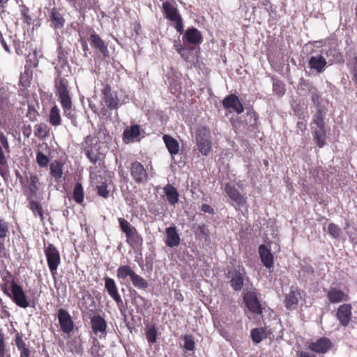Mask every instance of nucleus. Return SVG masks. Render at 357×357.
<instances>
[{
    "label": "nucleus",
    "mask_w": 357,
    "mask_h": 357,
    "mask_svg": "<svg viewBox=\"0 0 357 357\" xmlns=\"http://www.w3.org/2000/svg\"><path fill=\"white\" fill-rule=\"evenodd\" d=\"M58 61L62 67L68 65L67 57L64 52L61 50V47H59V50L58 52Z\"/></svg>",
    "instance_id": "53"
},
{
    "label": "nucleus",
    "mask_w": 357,
    "mask_h": 357,
    "mask_svg": "<svg viewBox=\"0 0 357 357\" xmlns=\"http://www.w3.org/2000/svg\"><path fill=\"white\" fill-rule=\"evenodd\" d=\"M174 47L176 52L179 53L181 56L185 61H188L191 59V50L192 48H190L188 45H185L181 43L180 40L174 41Z\"/></svg>",
    "instance_id": "31"
},
{
    "label": "nucleus",
    "mask_w": 357,
    "mask_h": 357,
    "mask_svg": "<svg viewBox=\"0 0 357 357\" xmlns=\"http://www.w3.org/2000/svg\"><path fill=\"white\" fill-rule=\"evenodd\" d=\"M104 280L106 291L110 297L115 301L117 306L121 308L123 305V301L119 293L118 287L114 280L109 277H105Z\"/></svg>",
    "instance_id": "12"
},
{
    "label": "nucleus",
    "mask_w": 357,
    "mask_h": 357,
    "mask_svg": "<svg viewBox=\"0 0 357 357\" xmlns=\"http://www.w3.org/2000/svg\"><path fill=\"white\" fill-rule=\"evenodd\" d=\"M225 190L231 200H232L236 205L243 206L245 204L246 198L241 195L234 186H232L230 184H226Z\"/></svg>",
    "instance_id": "20"
},
{
    "label": "nucleus",
    "mask_w": 357,
    "mask_h": 357,
    "mask_svg": "<svg viewBox=\"0 0 357 357\" xmlns=\"http://www.w3.org/2000/svg\"><path fill=\"white\" fill-rule=\"evenodd\" d=\"M49 132L48 127L45 123H38L34 126V135L38 138H45Z\"/></svg>",
    "instance_id": "42"
},
{
    "label": "nucleus",
    "mask_w": 357,
    "mask_h": 357,
    "mask_svg": "<svg viewBox=\"0 0 357 357\" xmlns=\"http://www.w3.org/2000/svg\"><path fill=\"white\" fill-rule=\"evenodd\" d=\"M44 252L45 254L47 265L53 278L57 273V268L61 263L60 255L58 250L51 243L45 248Z\"/></svg>",
    "instance_id": "6"
},
{
    "label": "nucleus",
    "mask_w": 357,
    "mask_h": 357,
    "mask_svg": "<svg viewBox=\"0 0 357 357\" xmlns=\"http://www.w3.org/2000/svg\"><path fill=\"white\" fill-rule=\"evenodd\" d=\"M184 340V343L183 347L189 351H193L195 348V342L194 341L193 337L191 335H185L183 337Z\"/></svg>",
    "instance_id": "45"
},
{
    "label": "nucleus",
    "mask_w": 357,
    "mask_h": 357,
    "mask_svg": "<svg viewBox=\"0 0 357 357\" xmlns=\"http://www.w3.org/2000/svg\"><path fill=\"white\" fill-rule=\"evenodd\" d=\"M0 357H10L8 350L6 349L4 334L0 330Z\"/></svg>",
    "instance_id": "48"
},
{
    "label": "nucleus",
    "mask_w": 357,
    "mask_h": 357,
    "mask_svg": "<svg viewBox=\"0 0 357 357\" xmlns=\"http://www.w3.org/2000/svg\"><path fill=\"white\" fill-rule=\"evenodd\" d=\"M243 301L250 312L255 314H262V307L255 291H250L245 294Z\"/></svg>",
    "instance_id": "10"
},
{
    "label": "nucleus",
    "mask_w": 357,
    "mask_h": 357,
    "mask_svg": "<svg viewBox=\"0 0 357 357\" xmlns=\"http://www.w3.org/2000/svg\"><path fill=\"white\" fill-rule=\"evenodd\" d=\"M82 146L89 161L93 165L96 164L100 159L98 140L95 137L88 135L82 142Z\"/></svg>",
    "instance_id": "4"
},
{
    "label": "nucleus",
    "mask_w": 357,
    "mask_h": 357,
    "mask_svg": "<svg viewBox=\"0 0 357 357\" xmlns=\"http://www.w3.org/2000/svg\"><path fill=\"white\" fill-rule=\"evenodd\" d=\"M98 188V194L104 197L107 198L109 195V190H107V185L104 183L101 184L100 185H98L97 187Z\"/></svg>",
    "instance_id": "54"
},
{
    "label": "nucleus",
    "mask_w": 357,
    "mask_h": 357,
    "mask_svg": "<svg viewBox=\"0 0 357 357\" xmlns=\"http://www.w3.org/2000/svg\"><path fill=\"white\" fill-rule=\"evenodd\" d=\"M123 140L126 143L138 142L140 140V127L132 125L123 131Z\"/></svg>",
    "instance_id": "19"
},
{
    "label": "nucleus",
    "mask_w": 357,
    "mask_h": 357,
    "mask_svg": "<svg viewBox=\"0 0 357 357\" xmlns=\"http://www.w3.org/2000/svg\"><path fill=\"white\" fill-rule=\"evenodd\" d=\"M352 307L349 303H344L340 305L336 311V317L341 326L346 327L349 325L351 319Z\"/></svg>",
    "instance_id": "13"
},
{
    "label": "nucleus",
    "mask_w": 357,
    "mask_h": 357,
    "mask_svg": "<svg viewBox=\"0 0 357 357\" xmlns=\"http://www.w3.org/2000/svg\"><path fill=\"white\" fill-rule=\"evenodd\" d=\"M247 117H250L249 124L254 126L257 124V116L254 112H249L246 113Z\"/></svg>",
    "instance_id": "57"
},
{
    "label": "nucleus",
    "mask_w": 357,
    "mask_h": 357,
    "mask_svg": "<svg viewBox=\"0 0 357 357\" xmlns=\"http://www.w3.org/2000/svg\"><path fill=\"white\" fill-rule=\"evenodd\" d=\"M183 40H186L190 44L197 45L202 42V35L195 28L188 29L183 36Z\"/></svg>",
    "instance_id": "26"
},
{
    "label": "nucleus",
    "mask_w": 357,
    "mask_h": 357,
    "mask_svg": "<svg viewBox=\"0 0 357 357\" xmlns=\"http://www.w3.org/2000/svg\"><path fill=\"white\" fill-rule=\"evenodd\" d=\"M202 211L207 213H213V208L208 204H203L202 206Z\"/></svg>",
    "instance_id": "60"
},
{
    "label": "nucleus",
    "mask_w": 357,
    "mask_h": 357,
    "mask_svg": "<svg viewBox=\"0 0 357 357\" xmlns=\"http://www.w3.org/2000/svg\"><path fill=\"white\" fill-rule=\"evenodd\" d=\"M299 357H313V356L307 352L301 351L299 354Z\"/></svg>",
    "instance_id": "64"
},
{
    "label": "nucleus",
    "mask_w": 357,
    "mask_h": 357,
    "mask_svg": "<svg viewBox=\"0 0 357 357\" xmlns=\"http://www.w3.org/2000/svg\"><path fill=\"white\" fill-rule=\"evenodd\" d=\"M15 342L17 348L20 351L29 347L23 340L22 336L19 333L15 335Z\"/></svg>",
    "instance_id": "52"
},
{
    "label": "nucleus",
    "mask_w": 357,
    "mask_h": 357,
    "mask_svg": "<svg viewBox=\"0 0 357 357\" xmlns=\"http://www.w3.org/2000/svg\"><path fill=\"white\" fill-rule=\"evenodd\" d=\"M91 328L93 333L100 337L107 335V323L100 315H94L91 318Z\"/></svg>",
    "instance_id": "14"
},
{
    "label": "nucleus",
    "mask_w": 357,
    "mask_h": 357,
    "mask_svg": "<svg viewBox=\"0 0 357 357\" xmlns=\"http://www.w3.org/2000/svg\"><path fill=\"white\" fill-rule=\"evenodd\" d=\"M9 235V222L0 218V241H4Z\"/></svg>",
    "instance_id": "43"
},
{
    "label": "nucleus",
    "mask_w": 357,
    "mask_h": 357,
    "mask_svg": "<svg viewBox=\"0 0 357 357\" xmlns=\"http://www.w3.org/2000/svg\"><path fill=\"white\" fill-rule=\"evenodd\" d=\"M30 68L31 66L37 67L38 65V53L34 50L33 54H29L26 59V64Z\"/></svg>",
    "instance_id": "50"
},
{
    "label": "nucleus",
    "mask_w": 357,
    "mask_h": 357,
    "mask_svg": "<svg viewBox=\"0 0 357 357\" xmlns=\"http://www.w3.org/2000/svg\"><path fill=\"white\" fill-rule=\"evenodd\" d=\"M307 126L304 121H298L297 123V128L301 131L306 130Z\"/></svg>",
    "instance_id": "63"
},
{
    "label": "nucleus",
    "mask_w": 357,
    "mask_h": 357,
    "mask_svg": "<svg viewBox=\"0 0 357 357\" xmlns=\"http://www.w3.org/2000/svg\"><path fill=\"white\" fill-rule=\"evenodd\" d=\"M130 174L134 181L137 183H145L148 181V174L143 165L135 161L130 167Z\"/></svg>",
    "instance_id": "11"
},
{
    "label": "nucleus",
    "mask_w": 357,
    "mask_h": 357,
    "mask_svg": "<svg viewBox=\"0 0 357 357\" xmlns=\"http://www.w3.org/2000/svg\"><path fill=\"white\" fill-rule=\"evenodd\" d=\"M102 93L103 94V99L106 106L111 110L116 109L119 106V100L117 95L112 92L110 86L106 84Z\"/></svg>",
    "instance_id": "15"
},
{
    "label": "nucleus",
    "mask_w": 357,
    "mask_h": 357,
    "mask_svg": "<svg viewBox=\"0 0 357 357\" xmlns=\"http://www.w3.org/2000/svg\"><path fill=\"white\" fill-rule=\"evenodd\" d=\"M163 140L169 152L172 155H176L179 151V145L178 142L170 135H165Z\"/></svg>",
    "instance_id": "32"
},
{
    "label": "nucleus",
    "mask_w": 357,
    "mask_h": 357,
    "mask_svg": "<svg viewBox=\"0 0 357 357\" xmlns=\"http://www.w3.org/2000/svg\"><path fill=\"white\" fill-rule=\"evenodd\" d=\"M130 281L132 282L133 286L139 289H145L149 286L148 282L144 278L137 274L135 272L132 275Z\"/></svg>",
    "instance_id": "40"
},
{
    "label": "nucleus",
    "mask_w": 357,
    "mask_h": 357,
    "mask_svg": "<svg viewBox=\"0 0 357 357\" xmlns=\"http://www.w3.org/2000/svg\"><path fill=\"white\" fill-rule=\"evenodd\" d=\"M326 296L331 303L347 302L349 300V294L337 287L330 288L326 293Z\"/></svg>",
    "instance_id": "16"
},
{
    "label": "nucleus",
    "mask_w": 357,
    "mask_h": 357,
    "mask_svg": "<svg viewBox=\"0 0 357 357\" xmlns=\"http://www.w3.org/2000/svg\"><path fill=\"white\" fill-rule=\"evenodd\" d=\"M6 295L20 307L25 309L30 306L27 296L19 283L10 289L8 294Z\"/></svg>",
    "instance_id": "8"
},
{
    "label": "nucleus",
    "mask_w": 357,
    "mask_h": 357,
    "mask_svg": "<svg viewBox=\"0 0 357 357\" xmlns=\"http://www.w3.org/2000/svg\"><path fill=\"white\" fill-rule=\"evenodd\" d=\"M20 357H31V351L28 347L20 351Z\"/></svg>",
    "instance_id": "61"
},
{
    "label": "nucleus",
    "mask_w": 357,
    "mask_h": 357,
    "mask_svg": "<svg viewBox=\"0 0 357 357\" xmlns=\"http://www.w3.org/2000/svg\"><path fill=\"white\" fill-rule=\"evenodd\" d=\"M353 75L354 79L357 84V54L354 53L353 58Z\"/></svg>",
    "instance_id": "58"
},
{
    "label": "nucleus",
    "mask_w": 357,
    "mask_h": 357,
    "mask_svg": "<svg viewBox=\"0 0 357 357\" xmlns=\"http://www.w3.org/2000/svg\"><path fill=\"white\" fill-rule=\"evenodd\" d=\"M73 199L78 203L81 204L84 199V190L83 188L79 183H76L73 190Z\"/></svg>",
    "instance_id": "44"
},
{
    "label": "nucleus",
    "mask_w": 357,
    "mask_h": 357,
    "mask_svg": "<svg viewBox=\"0 0 357 357\" xmlns=\"http://www.w3.org/2000/svg\"><path fill=\"white\" fill-rule=\"evenodd\" d=\"M167 240L165 241L167 246L173 248L178 246L180 243V236L175 227H169L166 229Z\"/></svg>",
    "instance_id": "23"
},
{
    "label": "nucleus",
    "mask_w": 357,
    "mask_h": 357,
    "mask_svg": "<svg viewBox=\"0 0 357 357\" xmlns=\"http://www.w3.org/2000/svg\"><path fill=\"white\" fill-rule=\"evenodd\" d=\"M259 253L263 264L268 268L273 266V257L271 251L264 245H261L259 248Z\"/></svg>",
    "instance_id": "24"
},
{
    "label": "nucleus",
    "mask_w": 357,
    "mask_h": 357,
    "mask_svg": "<svg viewBox=\"0 0 357 357\" xmlns=\"http://www.w3.org/2000/svg\"><path fill=\"white\" fill-rule=\"evenodd\" d=\"M91 45L98 49L104 57H108L109 56V52L107 45H105V42L100 38L98 34L92 33L91 35Z\"/></svg>",
    "instance_id": "25"
},
{
    "label": "nucleus",
    "mask_w": 357,
    "mask_h": 357,
    "mask_svg": "<svg viewBox=\"0 0 357 357\" xmlns=\"http://www.w3.org/2000/svg\"><path fill=\"white\" fill-rule=\"evenodd\" d=\"M58 321L61 331L66 334H70L75 327V324L69 312L63 308L58 310Z\"/></svg>",
    "instance_id": "9"
},
{
    "label": "nucleus",
    "mask_w": 357,
    "mask_h": 357,
    "mask_svg": "<svg viewBox=\"0 0 357 357\" xmlns=\"http://www.w3.org/2000/svg\"><path fill=\"white\" fill-rule=\"evenodd\" d=\"M51 20L54 29L63 28L65 23V20L61 14L55 9L52 10Z\"/></svg>",
    "instance_id": "38"
},
{
    "label": "nucleus",
    "mask_w": 357,
    "mask_h": 357,
    "mask_svg": "<svg viewBox=\"0 0 357 357\" xmlns=\"http://www.w3.org/2000/svg\"><path fill=\"white\" fill-rule=\"evenodd\" d=\"M33 72L30 68L25 65L24 70L21 73L20 77V84L23 87H28L30 85L31 80L32 79Z\"/></svg>",
    "instance_id": "36"
},
{
    "label": "nucleus",
    "mask_w": 357,
    "mask_h": 357,
    "mask_svg": "<svg viewBox=\"0 0 357 357\" xmlns=\"http://www.w3.org/2000/svg\"><path fill=\"white\" fill-rule=\"evenodd\" d=\"M328 231L329 234L335 238L340 237L341 229L334 223H330L328 226Z\"/></svg>",
    "instance_id": "49"
},
{
    "label": "nucleus",
    "mask_w": 357,
    "mask_h": 357,
    "mask_svg": "<svg viewBox=\"0 0 357 357\" xmlns=\"http://www.w3.org/2000/svg\"><path fill=\"white\" fill-rule=\"evenodd\" d=\"M311 99L314 104L319 103V96L315 89L313 90V91H312Z\"/></svg>",
    "instance_id": "59"
},
{
    "label": "nucleus",
    "mask_w": 357,
    "mask_h": 357,
    "mask_svg": "<svg viewBox=\"0 0 357 357\" xmlns=\"http://www.w3.org/2000/svg\"><path fill=\"white\" fill-rule=\"evenodd\" d=\"M250 335L252 341L258 344L267 337L266 330L263 327L254 328L251 331Z\"/></svg>",
    "instance_id": "37"
},
{
    "label": "nucleus",
    "mask_w": 357,
    "mask_h": 357,
    "mask_svg": "<svg viewBox=\"0 0 357 357\" xmlns=\"http://www.w3.org/2000/svg\"><path fill=\"white\" fill-rule=\"evenodd\" d=\"M68 82L63 77H57L55 79V86L60 99V102L71 99L67 89Z\"/></svg>",
    "instance_id": "21"
},
{
    "label": "nucleus",
    "mask_w": 357,
    "mask_h": 357,
    "mask_svg": "<svg viewBox=\"0 0 357 357\" xmlns=\"http://www.w3.org/2000/svg\"><path fill=\"white\" fill-rule=\"evenodd\" d=\"M164 193L166 196L167 200L170 205L174 206L178 202V190L170 184L167 185L163 188Z\"/></svg>",
    "instance_id": "27"
},
{
    "label": "nucleus",
    "mask_w": 357,
    "mask_h": 357,
    "mask_svg": "<svg viewBox=\"0 0 357 357\" xmlns=\"http://www.w3.org/2000/svg\"><path fill=\"white\" fill-rule=\"evenodd\" d=\"M223 106L227 109H231L237 114H241L244 111L243 106L238 98L235 94H231L222 101Z\"/></svg>",
    "instance_id": "18"
},
{
    "label": "nucleus",
    "mask_w": 357,
    "mask_h": 357,
    "mask_svg": "<svg viewBox=\"0 0 357 357\" xmlns=\"http://www.w3.org/2000/svg\"><path fill=\"white\" fill-rule=\"evenodd\" d=\"M135 271L128 265L120 266L116 270V276L119 279L126 280L128 278L131 279Z\"/></svg>",
    "instance_id": "33"
},
{
    "label": "nucleus",
    "mask_w": 357,
    "mask_h": 357,
    "mask_svg": "<svg viewBox=\"0 0 357 357\" xmlns=\"http://www.w3.org/2000/svg\"><path fill=\"white\" fill-rule=\"evenodd\" d=\"M30 209L32 211L33 214L36 215L37 214L39 215L40 220L43 221L44 220L43 211L41 206L36 201L31 200L29 202Z\"/></svg>",
    "instance_id": "46"
},
{
    "label": "nucleus",
    "mask_w": 357,
    "mask_h": 357,
    "mask_svg": "<svg viewBox=\"0 0 357 357\" xmlns=\"http://www.w3.org/2000/svg\"><path fill=\"white\" fill-rule=\"evenodd\" d=\"M162 9L167 19L174 23V27L180 33L183 32V24L178 10L174 2L165 1L162 3Z\"/></svg>",
    "instance_id": "3"
},
{
    "label": "nucleus",
    "mask_w": 357,
    "mask_h": 357,
    "mask_svg": "<svg viewBox=\"0 0 357 357\" xmlns=\"http://www.w3.org/2000/svg\"><path fill=\"white\" fill-rule=\"evenodd\" d=\"M145 334L149 344H153L157 342L158 331L154 325L147 326Z\"/></svg>",
    "instance_id": "41"
},
{
    "label": "nucleus",
    "mask_w": 357,
    "mask_h": 357,
    "mask_svg": "<svg viewBox=\"0 0 357 357\" xmlns=\"http://www.w3.org/2000/svg\"><path fill=\"white\" fill-rule=\"evenodd\" d=\"M199 230L200 233H202V234H204L205 236H208V230L205 225L199 226Z\"/></svg>",
    "instance_id": "62"
},
{
    "label": "nucleus",
    "mask_w": 357,
    "mask_h": 357,
    "mask_svg": "<svg viewBox=\"0 0 357 357\" xmlns=\"http://www.w3.org/2000/svg\"><path fill=\"white\" fill-rule=\"evenodd\" d=\"M197 144L199 152L207 155L211 149V132L205 126L200 127L197 130Z\"/></svg>",
    "instance_id": "5"
},
{
    "label": "nucleus",
    "mask_w": 357,
    "mask_h": 357,
    "mask_svg": "<svg viewBox=\"0 0 357 357\" xmlns=\"http://www.w3.org/2000/svg\"><path fill=\"white\" fill-rule=\"evenodd\" d=\"M18 284V280L10 271H7L2 277L1 290L5 294Z\"/></svg>",
    "instance_id": "22"
},
{
    "label": "nucleus",
    "mask_w": 357,
    "mask_h": 357,
    "mask_svg": "<svg viewBox=\"0 0 357 357\" xmlns=\"http://www.w3.org/2000/svg\"><path fill=\"white\" fill-rule=\"evenodd\" d=\"M300 297V292L297 289H291L285 297L286 307L289 310L295 309L297 306Z\"/></svg>",
    "instance_id": "28"
},
{
    "label": "nucleus",
    "mask_w": 357,
    "mask_h": 357,
    "mask_svg": "<svg viewBox=\"0 0 357 357\" xmlns=\"http://www.w3.org/2000/svg\"><path fill=\"white\" fill-rule=\"evenodd\" d=\"M63 164L58 160L52 162L50 165V174L55 179H59L63 176Z\"/></svg>",
    "instance_id": "34"
},
{
    "label": "nucleus",
    "mask_w": 357,
    "mask_h": 357,
    "mask_svg": "<svg viewBox=\"0 0 357 357\" xmlns=\"http://www.w3.org/2000/svg\"><path fill=\"white\" fill-rule=\"evenodd\" d=\"M327 56V52L324 51L322 47L320 50L312 51L308 60V66L310 70L319 74L324 72L328 63Z\"/></svg>",
    "instance_id": "2"
},
{
    "label": "nucleus",
    "mask_w": 357,
    "mask_h": 357,
    "mask_svg": "<svg viewBox=\"0 0 357 357\" xmlns=\"http://www.w3.org/2000/svg\"><path fill=\"white\" fill-rule=\"evenodd\" d=\"M3 149L7 153L10 151L8 139L4 133L0 130V175L6 178L8 175V169L7 160Z\"/></svg>",
    "instance_id": "7"
},
{
    "label": "nucleus",
    "mask_w": 357,
    "mask_h": 357,
    "mask_svg": "<svg viewBox=\"0 0 357 357\" xmlns=\"http://www.w3.org/2000/svg\"><path fill=\"white\" fill-rule=\"evenodd\" d=\"M118 222L121 231L126 234V242L131 247L135 248L142 244V238L134 226L123 218H119Z\"/></svg>",
    "instance_id": "1"
},
{
    "label": "nucleus",
    "mask_w": 357,
    "mask_h": 357,
    "mask_svg": "<svg viewBox=\"0 0 357 357\" xmlns=\"http://www.w3.org/2000/svg\"><path fill=\"white\" fill-rule=\"evenodd\" d=\"M50 123L54 126H58L61 124V117L59 109L56 105L52 107L50 112Z\"/></svg>",
    "instance_id": "39"
},
{
    "label": "nucleus",
    "mask_w": 357,
    "mask_h": 357,
    "mask_svg": "<svg viewBox=\"0 0 357 357\" xmlns=\"http://www.w3.org/2000/svg\"><path fill=\"white\" fill-rule=\"evenodd\" d=\"M332 347L331 341L327 337H321L310 344L309 348L314 352L319 354L326 353Z\"/></svg>",
    "instance_id": "17"
},
{
    "label": "nucleus",
    "mask_w": 357,
    "mask_h": 357,
    "mask_svg": "<svg viewBox=\"0 0 357 357\" xmlns=\"http://www.w3.org/2000/svg\"><path fill=\"white\" fill-rule=\"evenodd\" d=\"M314 139L317 142V144L319 147L321 148L323 147L326 142V130L324 126H319V127H315L314 128Z\"/></svg>",
    "instance_id": "35"
},
{
    "label": "nucleus",
    "mask_w": 357,
    "mask_h": 357,
    "mask_svg": "<svg viewBox=\"0 0 357 357\" xmlns=\"http://www.w3.org/2000/svg\"><path fill=\"white\" fill-rule=\"evenodd\" d=\"M245 271L243 268L241 271L235 272L234 276L231 279V286L235 291H240L243 285Z\"/></svg>",
    "instance_id": "30"
},
{
    "label": "nucleus",
    "mask_w": 357,
    "mask_h": 357,
    "mask_svg": "<svg viewBox=\"0 0 357 357\" xmlns=\"http://www.w3.org/2000/svg\"><path fill=\"white\" fill-rule=\"evenodd\" d=\"M63 110V114L66 117L69 119L72 123L75 125L76 123V117L75 109L73 108L71 99L66 100L64 101L60 102Z\"/></svg>",
    "instance_id": "29"
},
{
    "label": "nucleus",
    "mask_w": 357,
    "mask_h": 357,
    "mask_svg": "<svg viewBox=\"0 0 357 357\" xmlns=\"http://www.w3.org/2000/svg\"><path fill=\"white\" fill-rule=\"evenodd\" d=\"M38 178L36 174H31L29 180V191L32 195H35L38 190Z\"/></svg>",
    "instance_id": "47"
},
{
    "label": "nucleus",
    "mask_w": 357,
    "mask_h": 357,
    "mask_svg": "<svg viewBox=\"0 0 357 357\" xmlns=\"http://www.w3.org/2000/svg\"><path fill=\"white\" fill-rule=\"evenodd\" d=\"M313 123L316 125V127H322L324 126V122L322 117V115L320 112H318L314 118Z\"/></svg>",
    "instance_id": "56"
},
{
    "label": "nucleus",
    "mask_w": 357,
    "mask_h": 357,
    "mask_svg": "<svg viewBox=\"0 0 357 357\" xmlns=\"http://www.w3.org/2000/svg\"><path fill=\"white\" fill-rule=\"evenodd\" d=\"M273 90L276 92L279 96H282L285 92V89L282 83L276 82L273 84Z\"/></svg>",
    "instance_id": "55"
},
{
    "label": "nucleus",
    "mask_w": 357,
    "mask_h": 357,
    "mask_svg": "<svg viewBox=\"0 0 357 357\" xmlns=\"http://www.w3.org/2000/svg\"><path fill=\"white\" fill-rule=\"evenodd\" d=\"M36 161L41 167H47L49 162V158L43 153L38 151L36 153Z\"/></svg>",
    "instance_id": "51"
}]
</instances>
